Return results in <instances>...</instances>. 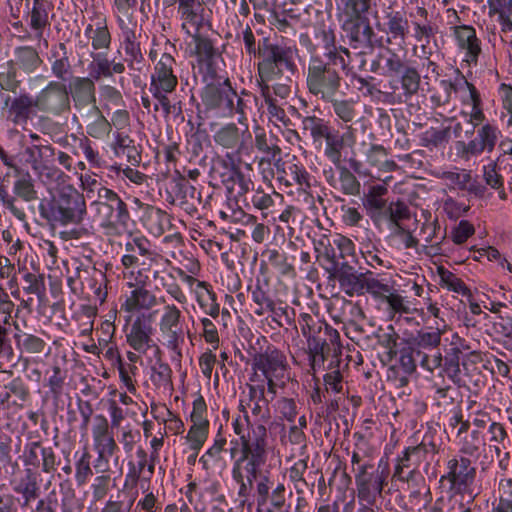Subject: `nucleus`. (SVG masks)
Returning <instances> with one entry per match:
<instances>
[{"label":"nucleus","mask_w":512,"mask_h":512,"mask_svg":"<svg viewBox=\"0 0 512 512\" xmlns=\"http://www.w3.org/2000/svg\"><path fill=\"white\" fill-rule=\"evenodd\" d=\"M299 43L309 55L308 91L322 101L333 100L342 84L340 71L347 70L350 65V50L339 43L336 29L324 23L313 27V38L301 33Z\"/></svg>","instance_id":"1"},{"label":"nucleus","mask_w":512,"mask_h":512,"mask_svg":"<svg viewBox=\"0 0 512 512\" xmlns=\"http://www.w3.org/2000/svg\"><path fill=\"white\" fill-rule=\"evenodd\" d=\"M376 42L378 50L371 54L370 59L363 58L359 69L387 78L394 94L401 91L397 95L398 102L411 100L418 94L421 85V74L416 61L407 59L406 55H400L389 45H384L382 38Z\"/></svg>","instance_id":"2"},{"label":"nucleus","mask_w":512,"mask_h":512,"mask_svg":"<svg viewBox=\"0 0 512 512\" xmlns=\"http://www.w3.org/2000/svg\"><path fill=\"white\" fill-rule=\"evenodd\" d=\"M40 216L52 226L80 225L87 216L85 197L72 185L39 203Z\"/></svg>","instance_id":"3"},{"label":"nucleus","mask_w":512,"mask_h":512,"mask_svg":"<svg viewBox=\"0 0 512 512\" xmlns=\"http://www.w3.org/2000/svg\"><path fill=\"white\" fill-rule=\"evenodd\" d=\"M296 53L295 46L279 44L271 39L264 40L262 52L258 57L260 61L257 64L259 78L262 81H277L285 74H295L297 72Z\"/></svg>","instance_id":"4"},{"label":"nucleus","mask_w":512,"mask_h":512,"mask_svg":"<svg viewBox=\"0 0 512 512\" xmlns=\"http://www.w3.org/2000/svg\"><path fill=\"white\" fill-rule=\"evenodd\" d=\"M98 199L92 202L100 227L107 234H119L126 231L132 222L130 212L124 200L112 189L100 186Z\"/></svg>","instance_id":"5"},{"label":"nucleus","mask_w":512,"mask_h":512,"mask_svg":"<svg viewBox=\"0 0 512 512\" xmlns=\"http://www.w3.org/2000/svg\"><path fill=\"white\" fill-rule=\"evenodd\" d=\"M42 62L37 49L33 46L15 47L13 57L0 65V85L7 90L21 87L23 81L19 78L20 73L30 75L39 69Z\"/></svg>","instance_id":"6"},{"label":"nucleus","mask_w":512,"mask_h":512,"mask_svg":"<svg viewBox=\"0 0 512 512\" xmlns=\"http://www.w3.org/2000/svg\"><path fill=\"white\" fill-rule=\"evenodd\" d=\"M200 97L203 106L201 112L205 117H232L233 101L237 98V92L231 86L229 79L207 84L203 87Z\"/></svg>","instance_id":"7"},{"label":"nucleus","mask_w":512,"mask_h":512,"mask_svg":"<svg viewBox=\"0 0 512 512\" xmlns=\"http://www.w3.org/2000/svg\"><path fill=\"white\" fill-rule=\"evenodd\" d=\"M263 434L254 431L252 442L243 439V449H238L237 455L233 458L232 468H240L241 474L245 476V482L254 485L260 476L261 468L267 461V447H263Z\"/></svg>","instance_id":"8"},{"label":"nucleus","mask_w":512,"mask_h":512,"mask_svg":"<svg viewBox=\"0 0 512 512\" xmlns=\"http://www.w3.org/2000/svg\"><path fill=\"white\" fill-rule=\"evenodd\" d=\"M351 327L353 328L351 339L356 341L361 347L375 349L379 345L386 349V356L389 361L397 356V341L400 337L392 324L387 325L385 328L381 326L375 328L372 323H369L367 328L353 321Z\"/></svg>","instance_id":"9"},{"label":"nucleus","mask_w":512,"mask_h":512,"mask_svg":"<svg viewBox=\"0 0 512 512\" xmlns=\"http://www.w3.org/2000/svg\"><path fill=\"white\" fill-rule=\"evenodd\" d=\"M0 85V103L2 104V113L7 121L16 126H26L38 112L35 103V97L28 92L18 91L21 87L14 90L3 89Z\"/></svg>","instance_id":"10"},{"label":"nucleus","mask_w":512,"mask_h":512,"mask_svg":"<svg viewBox=\"0 0 512 512\" xmlns=\"http://www.w3.org/2000/svg\"><path fill=\"white\" fill-rule=\"evenodd\" d=\"M501 136L497 125L490 122L483 123L476 130V135L468 142L457 140L454 143L455 154L462 160L478 157L484 152L491 153Z\"/></svg>","instance_id":"11"},{"label":"nucleus","mask_w":512,"mask_h":512,"mask_svg":"<svg viewBox=\"0 0 512 512\" xmlns=\"http://www.w3.org/2000/svg\"><path fill=\"white\" fill-rule=\"evenodd\" d=\"M447 469L448 472L441 477V481H449L453 494L468 493V502H473L475 495H473L471 486L475 481L476 468L472 465L471 460L465 457L453 458L448 461Z\"/></svg>","instance_id":"12"},{"label":"nucleus","mask_w":512,"mask_h":512,"mask_svg":"<svg viewBox=\"0 0 512 512\" xmlns=\"http://www.w3.org/2000/svg\"><path fill=\"white\" fill-rule=\"evenodd\" d=\"M34 97L38 112L60 116L70 110L67 86L60 81H50Z\"/></svg>","instance_id":"13"},{"label":"nucleus","mask_w":512,"mask_h":512,"mask_svg":"<svg viewBox=\"0 0 512 512\" xmlns=\"http://www.w3.org/2000/svg\"><path fill=\"white\" fill-rule=\"evenodd\" d=\"M328 339L332 345L338 344V331L327 323L316 319L314 327H312L311 330V336L308 337L307 340L308 350L313 359V365L323 364L330 355L331 346L327 342Z\"/></svg>","instance_id":"14"},{"label":"nucleus","mask_w":512,"mask_h":512,"mask_svg":"<svg viewBox=\"0 0 512 512\" xmlns=\"http://www.w3.org/2000/svg\"><path fill=\"white\" fill-rule=\"evenodd\" d=\"M373 469V464L363 463L357 468L355 473V485L357 490L358 502H367L369 504H376L377 498L382 497L384 487L387 481L383 476H377L370 472Z\"/></svg>","instance_id":"15"},{"label":"nucleus","mask_w":512,"mask_h":512,"mask_svg":"<svg viewBox=\"0 0 512 512\" xmlns=\"http://www.w3.org/2000/svg\"><path fill=\"white\" fill-rule=\"evenodd\" d=\"M182 313L174 304H167L159 321V330L164 345L173 352H179L184 343V330L181 324Z\"/></svg>","instance_id":"16"},{"label":"nucleus","mask_w":512,"mask_h":512,"mask_svg":"<svg viewBox=\"0 0 512 512\" xmlns=\"http://www.w3.org/2000/svg\"><path fill=\"white\" fill-rule=\"evenodd\" d=\"M153 333L151 316L142 314L133 320L129 331L126 333V341L138 353L146 354L151 348H156L159 353L160 348L152 338Z\"/></svg>","instance_id":"17"},{"label":"nucleus","mask_w":512,"mask_h":512,"mask_svg":"<svg viewBox=\"0 0 512 512\" xmlns=\"http://www.w3.org/2000/svg\"><path fill=\"white\" fill-rule=\"evenodd\" d=\"M286 356L274 345L268 344L261 352H255L252 359V369L260 371L263 376L280 379L286 370Z\"/></svg>","instance_id":"18"},{"label":"nucleus","mask_w":512,"mask_h":512,"mask_svg":"<svg viewBox=\"0 0 512 512\" xmlns=\"http://www.w3.org/2000/svg\"><path fill=\"white\" fill-rule=\"evenodd\" d=\"M342 28L351 48L374 50L376 44L373 37L375 33L368 17H348Z\"/></svg>","instance_id":"19"},{"label":"nucleus","mask_w":512,"mask_h":512,"mask_svg":"<svg viewBox=\"0 0 512 512\" xmlns=\"http://www.w3.org/2000/svg\"><path fill=\"white\" fill-rule=\"evenodd\" d=\"M355 144L356 129L352 124L346 125L342 132L332 128L325 139L324 155L333 165L343 163L342 152Z\"/></svg>","instance_id":"20"},{"label":"nucleus","mask_w":512,"mask_h":512,"mask_svg":"<svg viewBox=\"0 0 512 512\" xmlns=\"http://www.w3.org/2000/svg\"><path fill=\"white\" fill-rule=\"evenodd\" d=\"M76 111L81 114L96 104V86L94 80L87 77L72 76L67 87Z\"/></svg>","instance_id":"21"},{"label":"nucleus","mask_w":512,"mask_h":512,"mask_svg":"<svg viewBox=\"0 0 512 512\" xmlns=\"http://www.w3.org/2000/svg\"><path fill=\"white\" fill-rule=\"evenodd\" d=\"M366 272H358L348 261H342L341 267L328 275L329 281L337 280L341 290L350 297L363 295V284Z\"/></svg>","instance_id":"22"},{"label":"nucleus","mask_w":512,"mask_h":512,"mask_svg":"<svg viewBox=\"0 0 512 512\" xmlns=\"http://www.w3.org/2000/svg\"><path fill=\"white\" fill-rule=\"evenodd\" d=\"M40 456H43V472L53 473L56 470V454L52 447H43L40 441L28 442L23 451V463L25 466L39 468L41 461Z\"/></svg>","instance_id":"23"},{"label":"nucleus","mask_w":512,"mask_h":512,"mask_svg":"<svg viewBox=\"0 0 512 512\" xmlns=\"http://www.w3.org/2000/svg\"><path fill=\"white\" fill-rule=\"evenodd\" d=\"M175 64L176 61L170 53H163L155 65L150 84L156 85L159 90L165 92L174 91L178 84V79L174 74Z\"/></svg>","instance_id":"24"},{"label":"nucleus","mask_w":512,"mask_h":512,"mask_svg":"<svg viewBox=\"0 0 512 512\" xmlns=\"http://www.w3.org/2000/svg\"><path fill=\"white\" fill-rule=\"evenodd\" d=\"M453 34L460 49L466 51V61L476 65L481 53L480 40L477 38L476 30L470 25H459L453 27Z\"/></svg>","instance_id":"25"},{"label":"nucleus","mask_w":512,"mask_h":512,"mask_svg":"<svg viewBox=\"0 0 512 512\" xmlns=\"http://www.w3.org/2000/svg\"><path fill=\"white\" fill-rule=\"evenodd\" d=\"M11 485L13 491L22 496V507L28 506L40 495L39 474L32 468H25L23 475L12 481Z\"/></svg>","instance_id":"26"},{"label":"nucleus","mask_w":512,"mask_h":512,"mask_svg":"<svg viewBox=\"0 0 512 512\" xmlns=\"http://www.w3.org/2000/svg\"><path fill=\"white\" fill-rule=\"evenodd\" d=\"M226 171L220 173L221 182L226 187L229 195L233 194L234 186H238L236 197L245 196L250 190H254L253 182L245 177L243 172L233 162L228 164L222 161Z\"/></svg>","instance_id":"27"},{"label":"nucleus","mask_w":512,"mask_h":512,"mask_svg":"<svg viewBox=\"0 0 512 512\" xmlns=\"http://www.w3.org/2000/svg\"><path fill=\"white\" fill-rule=\"evenodd\" d=\"M386 22L382 31L387 35L385 44L399 41L405 43L409 33V22L402 11H390L385 15Z\"/></svg>","instance_id":"28"},{"label":"nucleus","mask_w":512,"mask_h":512,"mask_svg":"<svg viewBox=\"0 0 512 512\" xmlns=\"http://www.w3.org/2000/svg\"><path fill=\"white\" fill-rule=\"evenodd\" d=\"M80 116L85 119L86 133L95 139H104L111 130V123L106 119L97 105L87 109Z\"/></svg>","instance_id":"29"},{"label":"nucleus","mask_w":512,"mask_h":512,"mask_svg":"<svg viewBox=\"0 0 512 512\" xmlns=\"http://www.w3.org/2000/svg\"><path fill=\"white\" fill-rule=\"evenodd\" d=\"M188 282L196 281V300L204 314L209 315L213 319L218 318L220 305L217 303L216 293L211 286L204 281H198L192 276H187Z\"/></svg>","instance_id":"30"},{"label":"nucleus","mask_w":512,"mask_h":512,"mask_svg":"<svg viewBox=\"0 0 512 512\" xmlns=\"http://www.w3.org/2000/svg\"><path fill=\"white\" fill-rule=\"evenodd\" d=\"M95 419L98 423L94 425L92 435L97 451L114 455L118 450V446L109 431L108 420L103 415H97Z\"/></svg>","instance_id":"31"},{"label":"nucleus","mask_w":512,"mask_h":512,"mask_svg":"<svg viewBox=\"0 0 512 512\" xmlns=\"http://www.w3.org/2000/svg\"><path fill=\"white\" fill-rule=\"evenodd\" d=\"M51 72L55 78L60 82H66L72 75L71 64L67 52V47L64 43H58L50 50Z\"/></svg>","instance_id":"32"},{"label":"nucleus","mask_w":512,"mask_h":512,"mask_svg":"<svg viewBox=\"0 0 512 512\" xmlns=\"http://www.w3.org/2000/svg\"><path fill=\"white\" fill-rule=\"evenodd\" d=\"M393 477L406 483V490L412 499H418L428 491L426 480L419 470L403 471L401 467H395Z\"/></svg>","instance_id":"33"},{"label":"nucleus","mask_w":512,"mask_h":512,"mask_svg":"<svg viewBox=\"0 0 512 512\" xmlns=\"http://www.w3.org/2000/svg\"><path fill=\"white\" fill-rule=\"evenodd\" d=\"M315 250L318 253L317 259L321 267L328 275L335 273V271L341 267L342 261H338L337 248L334 245V240L331 242L326 237L318 240Z\"/></svg>","instance_id":"34"},{"label":"nucleus","mask_w":512,"mask_h":512,"mask_svg":"<svg viewBox=\"0 0 512 512\" xmlns=\"http://www.w3.org/2000/svg\"><path fill=\"white\" fill-rule=\"evenodd\" d=\"M241 411L244 413V425L246 426L247 435L242 436L241 439L232 440L230 442L231 448H230V456L231 458H234L237 455L238 449H243V439L249 440V442H252L254 439V431H260V433L263 434V447H267V428L264 424V422L258 421H251L250 416L248 415V412L245 410L244 406L240 404Z\"/></svg>","instance_id":"35"},{"label":"nucleus","mask_w":512,"mask_h":512,"mask_svg":"<svg viewBox=\"0 0 512 512\" xmlns=\"http://www.w3.org/2000/svg\"><path fill=\"white\" fill-rule=\"evenodd\" d=\"M123 48L126 54L125 61L131 70L140 72L144 61L140 43L136 41L135 32L131 29L123 31Z\"/></svg>","instance_id":"36"},{"label":"nucleus","mask_w":512,"mask_h":512,"mask_svg":"<svg viewBox=\"0 0 512 512\" xmlns=\"http://www.w3.org/2000/svg\"><path fill=\"white\" fill-rule=\"evenodd\" d=\"M301 122L303 133H309L313 144L318 146L322 145L323 140L326 139L327 135L333 128L330 126L328 121L315 115L305 116L302 118Z\"/></svg>","instance_id":"37"},{"label":"nucleus","mask_w":512,"mask_h":512,"mask_svg":"<svg viewBox=\"0 0 512 512\" xmlns=\"http://www.w3.org/2000/svg\"><path fill=\"white\" fill-rule=\"evenodd\" d=\"M441 331L439 329H421L418 330L412 337H410L407 343L415 351H431L437 348L441 342Z\"/></svg>","instance_id":"38"},{"label":"nucleus","mask_w":512,"mask_h":512,"mask_svg":"<svg viewBox=\"0 0 512 512\" xmlns=\"http://www.w3.org/2000/svg\"><path fill=\"white\" fill-rule=\"evenodd\" d=\"M52 8V3L47 0H33L30 26L35 31V36L38 39L42 38L44 28L50 25L48 14Z\"/></svg>","instance_id":"39"},{"label":"nucleus","mask_w":512,"mask_h":512,"mask_svg":"<svg viewBox=\"0 0 512 512\" xmlns=\"http://www.w3.org/2000/svg\"><path fill=\"white\" fill-rule=\"evenodd\" d=\"M217 145L225 149H232L237 152L243 147V141L240 138V130L234 123H229L221 127L213 136Z\"/></svg>","instance_id":"40"},{"label":"nucleus","mask_w":512,"mask_h":512,"mask_svg":"<svg viewBox=\"0 0 512 512\" xmlns=\"http://www.w3.org/2000/svg\"><path fill=\"white\" fill-rule=\"evenodd\" d=\"M338 173L337 189L347 196H359L361 192V183L356 175L343 163L334 165Z\"/></svg>","instance_id":"41"},{"label":"nucleus","mask_w":512,"mask_h":512,"mask_svg":"<svg viewBox=\"0 0 512 512\" xmlns=\"http://www.w3.org/2000/svg\"><path fill=\"white\" fill-rule=\"evenodd\" d=\"M388 189L382 184L372 185L368 192L364 194L362 203L365 209L372 217L375 213H380L386 207V200L383 196L387 194Z\"/></svg>","instance_id":"42"},{"label":"nucleus","mask_w":512,"mask_h":512,"mask_svg":"<svg viewBox=\"0 0 512 512\" xmlns=\"http://www.w3.org/2000/svg\"><path fill=\"white\" fill-rule=\"evenodd\" d=\"M24 153L27 156L26 162L31 164L32 168L37 169L53 159L55 150L50 144L34 143L27 146Z\"/></svg>","instance_id":"43"},{"label":"nucleus","mask_w":512,"mask_h":512,"mask_svg":"<svg viewBox=\"0 0 512 512\" xmlns=\"http://www.w3.org/2000/svg\"><path fill=\"white\" fill-rule=\"evenodd\" d=\"M92 61L88 64L89 78L100 80L103 77H112L111 61L103 52H91Z\"/></svg>","instance_id":"44"},{"label":"nucleus","mask_w":512,"mask_h":512,"mask_svg":"<svg viewBox=\"0 0 512 512\" xmlns=\"http://www.w3.org/2000/svg\"><path fill=\"white\" fill-rule=\"evenodd\" d=\"M498 502L488 512H512V477L503 475L498 485Z\"/></svg>","instance_id":"45"},{"label":"nucleus","mask_w":512,"mask_h":512,"mask_svg":"<svg viewBox=\"0 0 512 512\" xmlns=\"http://www.w3.org/2000/svg\"><path fill=\"white\" fill-rule=\"evenodd\" d=\"M330 103L336 118L344 123H352L357 116L356 102L353 99H338L333 96V100H325Z\"/></svg>","instance_id":"46"},{"label":"nucleus","mask_w":512,"mask_h":512,"mask_svg":"<svg viewBox=\"0 0 512 512\" xmlns=\"http://www.w3.org/2000/svg\"><path fill=\"white\" fill-rule=\"evenodd\" d=\"M15 327L18 330V333L14 334L17 349L31 354L41 353L44 350L46 343L42 338L33 334L22 333L18 324H15Z\"/></svg>","instance_id":"47"},{"label":"nucleus","mask_w":512,"mask_h":512,"mask_svg":"<svg viewBox=\"0 0 512 512\" xmlns=\"http://www.w3.org/2000/svg\"><path fill=\"white\" fill-rule=\"evenodd\" d=\"M182 29L186 30L187 34L193 38L195 43V52L200 61H204L210 63L217 56V50L214 48L212 41L199 34V31L196 30L195 34H191L189 30L186 29V24H182Z\"/></svg>","instance_id":"48"},{"label":"nucleus","mask_w":512,"mask_h":512,"mask_svg":"<svg viewBox=\"0 0 512 512\" xmlns=\"http://www.w3.org/2000/svg\"><path fill=\"white\" fill-rule=\"evenodd\" d=\"M199 10H203L198 0H181L178 7L181 19L195 26L199 31L202 26L203 17L199 14Z\"/></svg>","instance_id":"49"},{"label":"nucleus","mask_w":512,"mask_h":512,"mask_svg":"<svg viewBox=\"0 0 512 512\" xmlns=\"http://www.w3.org/2000/svg\"><path fill=\"white\" fill-rule=\"evenodd\" d=\"M464 354L449 345L444 354V372L454 383L460 381V364Z\"/></svg>","instance_id":"50"},{"label":"nucleus","mask_w":512,"mask_h":512,"mask_svg":"<svg viewBox=\"0 0 512 512\" xmlns=\"http://www.w3.org/2000/svg\"><path fill=\"white\" fill-rule=\"evenodd\" d=\"M427 461L423 452L417 446H411L404 449L402 455L398 456L395 467H401L403 471L419 470V465Z\"/></svg>","instance_id":"51"},{"label":"nucleus","mask_w":512,"mask_h":512,"mask_svg":"<svg viewBox=\"0 0 512 512\" xmlns=\"http://www.w3.org/2000/svg\"><path fill=\"white\" fill-rule=\"evenodd\" d=\"M399 355L398 358V368L404 374H413L416 372L417 363H419V358L416 354L419 352L415 351L407 341L404 342V345L397 349Z\"/></svg>","instance_id":"52"},{"label":"nucleus","mask_w":512,"mask_h":512,"mask_svg":"<svg viewBox=\"0 0 512 512\" xmlns=\"http://www.w3.org/2000/svg\"><path fill=\"white\" fill-rule=\"evenodd\" d=\"M172 191L179 204H187V200H196L198 204L201 203V193L185 178H180L175 181Z\"/></svg>","instance_id":"53"},{"label":"nucleus","mask_w":512,"mask_h":512,"mask_svg":"<svg viewBox=\"0 0 512 512\" xmlns=\"http://www.w3.org/2000/svg\"><path fill=\"white\" fill-rule=\"evenodd\" d=\"M438 274L441 280V284L447 287L448 290L455 293L461 294L464 297L470 298L472 293L467 285L458 278L453 272L440 267L438 268Z\"/></svg>","instance_id":"54"},{"label":"nucleus","mask_w":512,"mask_h":512,"mask_svg":"<svg viewBox=\"0 0 512 512\" xmlns=\"http://www.w3.org/2000/svg\"><path fill=\"white\" fill-rule=\"evenodd\" d=\"M451 138V127H445L442 129L430 127L426 130L421 137L422 146L427 148H437L450 141Z\"/></svg>","instance_id":"55"},{"label":"nucleus","mask_w":512,"mask_h":512,"mask_svg":"<svg viewBox=\"0 0 512 512\" xmlns=\"http://www.w3.org/2000/svg\"><path fill=\"white\" fill-rule=\"evenodd\" d=\"M147 209L152 225L151 229L155 235L160 236L170 229L171 217L166 211L153 206H148Z\"/></svg>","instance_id":"56"},{"label":"nucleus","mask_w":512,"mask_h":512,"mask_svg":"<svg viewBox=\"0 0 512 512\" xmlns=\"http://www.w3.org/2000/svg\"><path fill=\"white\" fill-rule=\"evenodd\" d=\"M13 193L26 202L37 199V191L28 172L14 182Z\"/></svg>","instance_id":"57"},{"label":"nucleus","mask_w":512,"mask_h":512,"mask_svg":"<svg viewBox=\"0 0 512 512\" xmlns=\"http://www.w3.org/2000/svg\"><path fill=\"white\" fill-rule=\"evenodd\" d=\"M267 257L269 264L281 275H290L294 272V267L288 262L287 254L276 249H268L263 253Z\"/></svg>","instance_id":"58"},{"label":"nucleus","mask_w":512,"mask_h":512,"mask_svg":"<svg viewBox=\"0 0 512 512\" xmlns=\"http://www.w3.org/2000/svg\"><path fill=\"white\" fill-rule=\"evenodd\" d=\"M487 4L490 17H496L499 25L504 20L508 23V16L512 13V0H487Z\"/></svg>","instance_id":"59"},{"label":"nucleus","mask_w":512,"mask_h":512,"mask_svg":"<svg viewBox=\"0 0 512 512\" xmlns=\"http://www.w3.org/2000/svg\"><path fill=\"white\" fill-rule=\"evenodd\" d=\"M367 275H365L364 284H363V295L365 293H369L374 297H381L390 293L392 287L387 283H383L382 281L373 277V272L366 271Z\"/></svg>","instance_id":"60"},{"label":"nucleus","mask_w":512,"mask_h":512,"mask_svg":"<svg viewBox=\"0 0 512 512\" xmlns=\"http://www.w3.org/2000/svg\"><path fill=\"white\" fill-rule=\"evenodd\" d=\"M243 44L245 52L254 58H258L260 53L262 52V43L264 40H269V37H262L258 41L252 31V29L247 26L242 32Z\"/></svg>","instance_id":"61"},{"label":"nucleus","mask_w":512,"mask_h":512,"mask_svg":"<svg viewBox=\"0 0 512 512\" xmlns=\"http://www.w3.org/2000/svg\"><path fill=\"white\" fill-rule=\"evenodd\" d=\"M209 432V425H195L193 424L186 436L189 442L190 449L198 452L205 443Z\"/></svg>","instance_id":"62"},{"label":"nucleus","mask_w":512,"mask_h":512,"mask_svg":"<svg viewBox=\"0 0 512 512\" xmlns=\"http://www.w3.org/2000/svg\"><path fill=\"white\" fill-rule=\"evenodd\" d=\"M93 33L91 36L92 47L94 50L109 48L111 43V35L107 26H98L93 29L92 25H88L85 29V34Z\"/></svg>","instance_id":"63"},{"label":"nucleus","mask_w":512,"mask_h":512,"mask_svg":"<svg viewBox=\"0 0 512 512\" xmlns=\"http://www.w3.org/2000/svg\"><path fill=\"white\" fill-rule=\"evenodd\" d=\"M23 279L28 286L24 290L29 294H35L39 299H42L46 294L45 278L43 274H34L27 272Z\"/></svg>","instance_id":"64"}]
</instances>
